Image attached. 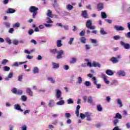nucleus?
<instances>
[{"label": "nucleus", "mask_w": 130, "mask_h": 130, "mask_svg": "<svg viewBox=\"0 0 130 130\" xmlns=\"http://www.w3.org/2000/svg\"><path fill=\"white\" fill-rule=\"evenodd\" d=\"M88 103L90 104H93V99H92V96H89L88 98Z\"/></svg>", "instance_id": "c85d7f7f"}, {"label": "nucleus", "mask_w": 130, "mask_h": 130, "mask_svg": "<svg viewBox=\"0 0 130 130\" xmlns=\"http://www.w3.org/2000/svg\"><path fill=\"white\" fill-rule=\"evenodd\" d=\"M39 72V70L38 69V68H37V67H35L33 70L34 74H38Z\"/></svg>", "instance_id": "2f4dec72"}, {"label": "nucleus", "mask_w": 130, "mask_h": 130, "mask_svg": "<svg viewBox=\"0 0 130 130\" xmlns=\"http://www.w3.org/2000/svg\"><path fill=\"white\" fill-rule=\"evenodd\" d=\"M66 8L67 10H69V11H71V10H73V9H74V6L68 4L67 5Z\"/></svg>", "instance_id": "a878e982"}, {"label": "nucleus", "mask_w": 130, "mask_h": 130, "mask_svg": "<svg viewBox=\"0 0 130 130\" xmlns=\"http://www.w3.org/2000/svg\"><path fill=\"white\" fill-rule=\"evenodd\" d=\"M83 17L85 19H88V14L87 13V10H84L82 12Z\"/></svg>", "instance_id": "dca6fc26"}, {"label": "nucleus", "mask_w": 130, "mask_h": 130, "mask_svg": "<svg viewBox=\"0 0 130 130\" xmlns=\"http://www.w3.org/2000/svg\"><path fill=\"white\" fill-rule=\"evenodd\" d=\"M52 124H53L54 125H56V124H57V120H55L52 122Z\"/></svg>", "instance_id": "69168bd1"}, {"label": "nucleus", "mask_w": 130, "mask_h": 130, "mask_svg": "<svg viewBox=\"0 0 130 130\" xmlns=\"http://www.w3.org/2000/svg\"><path fill=\"white\" fill-rule=\"evenodd\" d=\"M56 97L57 99H59L60 100H61V99H62V98H60L61 97V91L60 90H57Z\"/></svg>", "instance_id": "6e6552de"}, {"label": "nucleus", "mask_w": 130, "mask_h": 130, "mask_svg": "<svg viewBox=\"0 0 130 130\" xmlns=\"http://www.w3.org/2000/svg\"><path fill=\"white\" fill-rule=\"evenodd\" d=\"M7 62H9V60L7 59H4L2 61V64H4V66L7 64Z\"/></svg>", "instance_id": "e433bc0d"}, {"label": "nucleus", "mask_w": 130, "mask_h": 130, "mask_svg": "<svg viewBox=\"0 0 130 130\" xmlns=\"http://www.w3.org/2000/svg\"><path fill=\"white\" fill-rule=\"evenodd\" d=\"M117 103L119 105H120V107H122L123 105H122V102H121V100L120 99H118L117 100Z\"/></svg>", "instance_id": "c756f323"}, {"label": "nucleus", "mask_w": 130, "mask_h": 130, "mask_svg": "<svg viewBox=\"0 0 130 130\" xmlns=\"http://www.w3.org/2000/svg\"><path fill=\"white\" fill-rule=\"evenodd\" d=\"M105 21L107 22V23H108L109 24H111L112 23V20H111L105 19Z\"/></svg>", "instance_id": "680f3d73"}, {"label": "nucleus", "mask_w": 130, "mask_h": 130, "mask_svg": "<svg viewBox=\"0 0 130 130\" xmlns=\"http://www.w3.org/2000/svg\"><path fill=\"white\" fill-rule=\"evenodd\" d=\"M119 122V120L118 119H115L113 121V125L115 126H117V124Z\"/></svg>", "instance_id": "412c9836"}, {"label": "nucleus", "mask_w": 130, "mask_h": 130, "mask_svg": "<svg viewBox=\"0 0 130 130\" xmlns=\"http://www.w3.org/2000/svg\"><path fill=\"white\" fill-rule=\"evenodd\" d=\"M33 33H34V30L32 29L29 30L28 31V34L29 35H32L33 34Z\"/></svg>", "instance_id": "de8ad7c7"}, {"label": "nucleus", "mask_w": 130, "mask_h": 130, "mask_svg": "<svg viewBox=\"0 0 130 130\" xmlns=\"http://www.w3.org/2000/svg\"><path fill=\"white\" fill-rule=\"evenodd\" d=\"M5 72H9V71H10V67H8V66H5L4 67V69Z\"/></svg>", "instance_id": "49530a36"}, {"label": "nucleus", "mask_w": 130, "mask_h": 130, "mask_svg": "<svg viewBox=\"0 0 130 130\" xmlns=\"http://www.w3.org/2000/svg\"><path fill=\"white\" fill-rule=\"evenodd\" d=\"M87 66V67H89V68H93V67L94 68H96V67H98V68H101V65L99 63H97L95 61H93L92 63L90 62H88Z\"/></svg>", "instance_id": "f03ea898"}, {"label": "nucleus", "mask_w": 130, "mask_h": 130, "mask_svg": "<svg viewBox=\"0 0 130 130\" xmlns=\"http://www.w3.org/2000/svg\"><path fill=\"white\" fill-rule=\"evenodd\" d=\"M68 104H71L72 103H74V101H73V100H72L71 99H69L68 100Z\"/></svg>", "instance_id": "052dcab7"}, {"label": "nucleus", "mask_w": 130, "mask_h": 130, "mask_svg": "<svg viewBox=\"0 0 130 130\" xmlns=\"http://www.w3.org/2000/svg\"><path fill=\"white\" fill-rule=\"evenodd\" d=\"M63 69L64 70H66V71H68V70L70 69V67H69L68 65H65L63 66Z\"/></svg>", "instance_id": "4d7b16f0"}, {"label": "nucleus", "mask_w": 130, "mask_h": 130, "mask_svg": "<svg viewBox=\"0 0 130 130\" xmlns=\"http://www.w3.org/2000/svg\"><path fill=\"white\" fill-rule=\"evenodd\" d=\"M120 44H121V45H122V46H123V47L125 49H129V48H130L129 44H125V43H124V42L121 41Z\"/></svg>", "instance_id": "1a4fd4ad"}, {"label": "nucleus", "mask_w": 130, "mask_h": 130, "mask_svg": "<svg viewBox=\"0 0 130 130\" xmlns=\"http://www.w3.org/2000/svg\"><path fill=\"white\" fill-rule=\"evenodd\" d=\"M22 80H23V75H21L18 76V80L20 82H22Z\"/></svg>", "instance_id": "3c124183"}, {"label": "nucleus", "mask_w": 130, "mask_h": 130, "mask_svg": "<svg viewBox=\"0 0 130 130\" xmlns=\"http://www.w3.org/2000/svg\"><path fill=\"white\" fill-rule=\"evenodd\" d=\"M14 108L15 109H16V110H19V111H21V112H23V111L19 104L15 105Z\"/></svg>", "instance_id": "4468645a"}, {"label": "nucleus", "mask_w": 130, "mask_h": 130, "mask_svg": "<svg viewBox=\"0 0 130 130\" xmlns=\"http://www.w3.org/2000/svg\"><path fill=\"white\" fill-rule=\"evenodd\" d=\"M84 85L86 86V87H90V86H91V82L90 81H85Z\"/></svg>", "instance_id": "58836bf2"}, {"label": "nucleus", "mask_w": 130, "mask_h": 130, "mask_svg": "<svg viewBox=\"0 0 130 130\" xmlns=\"http://www.w3.org/2000/svg\"><path fill=\"white\" fill-rule=\"evenodd\" d=\"M58 55L56 56V58H57V59H59L60 58H62V56L64 54V52L63 50H60L59 51H58L57 52Z\"/></svg>", "instance_id": "423d86ee"}, {"label": "nucleus", "mask_w": 130, "mask_h": 130, "mask_svg": "<svg viewBox=\"0 0 130 130\" xmlns=\"http://www.w3.org/2000/svg\"><path fill=\"white\" fill-rule=\"evenodd\" d=\"M14 29L13 28H10L9 30V33H10V34H13V32H14Z\"/></svg>", "instance_id": "6e6d98bb"}, {"label": "nucleus", "mask_w": 130, "mask_h": 130, "mask_svg": "<svg viewBox=\"0 0 130 130\" xmlns=\"http://www.w3.org/2000/svg\"><path fill=\"white\" fill-rule=\"evenodd\" d=\"M74 38H71L70 39L69 42H68L69 44L70 45H72V44L73 43V41H74Z\"/></svg>", "instance_id": "a18cd8bd"}, {"label": "nucleus", "mask_w": 130, "mask_h": 130, "mask_svg": "<svg viewBox=\"0 0 130 130\" xmlns=\"http://www.w3.org/2000/svg\"><path fill=\"white\" fill-rule=\"evenodd\" d=\"M106 74L108 75V76H113V72L111 71V70H108L106 71Z\"/></svg>", "instance_id": "6ab92c4d"}, {"label": "nucleus", "mask_w": 130, "mask_h": 130, "mask_svg": "<svg viewBox=\"0 0 130 130\" xmlns=\"http://www.w3.org/2000/svg\"><path fill=\"white\" fill-rule=\"evenodd\" d=\"M85 117L87 118V120H91V115L89 112H85V114H82V119H84Z\"/></svg>", "instance_id": "39448f33"}, {"label": "nucleus", "mask_w": 130, "mask_h": 130, "mask_svg": "<svg viewBox=\"0 0 130 130\" xmlns=\"http://www.w3.org/2000/svg\"><path fill=\"white\" fill-rule=\"evenodd\" d=\"M4 24L7 28H10L11 27V23L8 22H5L4 23Z\"/></svg>", "instance_id": "c9c22d12"}, {"label": "nucleus", "mask_w": 130, "mask_h": 130, "mask_svg": "<svg viewBox=\"0 0 130 130\" xmlns=\"http://www.w3.org/2000/svg\"><path fill=\"white\" fill-rule=\"evenodd\" d=\"M114 118L116 119H121L122 118V116L119 113H117Z\"/></svg>", "instance_id": "2eb2a0df"}, {"label": "nucleus", "mask_w": 130, "mask_h": 130, "mask_svg": "<svg viewBox=\"0 0 130 130\" xmlns=\"http://www.w3.org/2000/svg\"><path fill=\"white\" fill-rule=\"evenodd\" d=\"M13 43L14 44V45H18L19 44V41H18V40H15L13 41Z\"/></svg>", "instance_id": "603ef678"}, {"label": "nucleus", "mask_w": 130, "mask_h": 130, "mask_svg": "<svg viewBox=\"0 0 130 130\" xmlns=\"http://www.w3.org/2000/svg\"><path fill=\"white\" fill-rule=\"evenodd\" d=\"M91 43H94V44H96L97 43V41L95 39H91Z\"/></svg>", "instance_id": "e2e57ef3"}, {"label": "nucleus", "mask_w": 130, "mask_h": 130, "mask_svg": "<svg viewBox=\"0 0 130 130\" xmlns=\"http://www.w3.org/2000/svg\"><path fill=\"white\" fill-rule=\"evenodd\" d=\"M59 68V64L56 63H53V69H58Z\"/></svg>", "instance_id": "473e14b6"}, {"label": "nucleus", "mask_w": 130, "mask_h": 130, "mask_svg": "<svg viewBox=\"0 0 130 130\" xmlns=\"http://www.w3.org/2000/svg\"><path fill=\"white\" fill-rule=\"evenodd\" d=\"M11 92L13 93V94H15L16 95H22L23 94V91L22 90L17 89L16 88L14 87L11 90Z\"/></svg>", "instance_id": "7ed1b4c3"}, {"label": "nucleus", "mask_w": 130, "mask_h": 130, "mask_svg": "<svg viewBox=\"0 0 130 130\" xmlns=\"http://www.w3.org/2000/svg\"><path fill=\"white\" fill-rule=\"evenodd\" d=\"M85 49L86 50H89V49H90V48H91V47H90V45H85Z\"/></svg>", "instance_id": "bf43d9fd"}, {"label": "nucleus", "mask_w": 130, "mask_h": 130, "mask_svg": "<svg viewBox=\"0 0 130 130\" xmlns=\"http://www.w3.org/2000/svg\"><path fill=\"white\" fill-rule=\"evenodd\" d=\"M96 107L98 111H102V107H101V105H98Z\"/></svg>", "instance_id": "ea45409f"}, {"label": "nucleus", "mask_w": 130, "mask_h": 130, "mask_svg": "<svg viewBox=\"0 0 130 130\" xmlns=\"http://www.w3.org/2000/svg\"><path fill=\"white\" fill-rule=\"evenodd\" d=\"M22 130H27V126L26 125H24L23 126L21 127Z\"/></svg>", "instance_id": "338daca9"}, {"label": "nucleus", "mask_w": 130, "mask_h": 130, "mask_svg": "<svg viewBox=\"0 0 130 130\" xmlns=\"http://www.w3.org/2000/svg\"><path fill=\"white\" fill-rule=\"evenodd\" d=\"M64 104V101L63 100H61L57 102V105H63Z\"/></svg>", "instance_id": "4c0bfd02"}, {"label": "nucleus", "mask_w": 130, "mask_h": 130, "mask_svg": "<svg viewBox=\"0 0 130 130\" xmlns=\"http://www.w3.org/2000/svg\"><path fill=\"white\" fill-rule=\"evenodd\" d=\"M110 61H112L113 63H117V62L119 61V60L117 59V58L113 57L110 59Z\"/></svg>", "instance_id": "ddd939ff"}, {"label": "nucleus", "mask_w": 130, "mask_h": 130, "mask_svg": "<svg viewBox=\"0 0 130 130\" xmlns=\"http://www.w3.org/2000/svg\"><path fill=\"white\" fill-rule=\"evenodd\" d=\"M114 29H115L116 31H123V30H124V28L123 27L121 26H118V25H115Z\"/></svg>", "instance_id": "9b49d317"}, {"label": "nucleus", "mask_w": 130, "mask_h": 130, "mask_svg": "<svg viewBox=\"0 0 130 130\" xmlns=\"http://www.w3.org/2000/svg\"><path fill=\"white\" fill-rule=\"evenodd\" d=\"M87 41V39L85 37L82 38V43L85 44Z\"/></svg>", "instance_id": "09e8293b"}, {"label": "nucleus", "mask_w": 130, "mask_h": 130, "mask_svg": "<svg viewBox=\"0 0 130 130\" xmlns=\"http://www.w3.org/2000/svg\"><path fill=\"white\" fill-rule=\"evenodd\" d=\"M47 16L48 17H50V18H53V15H52V11L50 10H47Z\"/></svg>", "instance_id": "a211bd4d"}, {"label": "nucleus", "mask_w": 130, "mask_h": 130, "mask_svg": "<svg viewBox=\"0 0 130 130\" xmlns=\"http://www.w3.org/2000/svg\"><path fill=\"white\" fill-rule=\"evenodd\" d=\"M38 8L35 6H30L29 8V11L30 13H32V18L35 19L36 18V15L38 14Z\"/></svg>", "instance_id": "f257e3e1"}, {"label": "nucleus", "mask_w": 130, "mask_h": 130, "mask_svg": "<svg viewBox=\"0 0 130 130\" xmlns=\"http://www.w3.org/2000/svg\"><path fill=\"white\" fill-rule=\"evenodd\" d=\"M65 117L67 118H70V117H71V114H70L69 113H66Z\"/></svg>", "instance_id": "864d4df0"}, {"label": "nucleus", "mask_w": 130, "mask_h": 130, "mask_svg": "<svg viewBox=\"0 0 130 130\" xmlns=\"http://www.w3.org/2000/svg\"><path fill=\"white\" fill-rule=\"evenodd\" d=\"M77 61V59L75 58H72L71 60H70V63H75Z\"/></svg>", "instance_id": "37998d69"}, {"label": "nucleus", "mask_w": 130, "mask_h": 130, "mask_svg": "<svg viewBox=\"0 0 130 130\" xmlns=\"http://www.w3.org/2000/svg\"><path fill=\"white\" fill-rule=\"evenodd\" d=\"M48 81H50L51 83H52V84H54L55 83V81H54V80L53 79V78L52 77H49L47 78Z\"/></svg>", "instance_id": "72a5a7b5"}, {"label": "nucleus", "mask_w": 130, "mask_h": 130, "mask_svg": "<svg viewBox=\"0 0 130 130\" xmlns=\"http://www.w3.org/2000/svg\"><path fill=\"white\" fill-rule=\"evenodd\" d=\"M26 93L28 94V96L32 97L33 96V91L31 90V88L27 87L26 88Z\"/></svg>", "instance_id": "f8f14e48"}, {"label": "nucleus", "mask_w": 130, "mask_h": 130, "mask_svg": "<svg viewBox=\"0 0 130 130\" xmlns=\"http://www.w3.org/2000/svg\"><path fill=\"white\" fill-rule=\"evenodd\" d=\"M126 126L127 128H130V123H127L126 124Z\"/></svg>", "instance_id": "774afa93"}, {"label": "nucleus", "mask_w": 130, "mask_h": 130, "mask_svg": "<svg viewBox=\"0 0 130 130\" xmlns=\"http://www.w3.org/2000/svg\"><path fill=\"white\" fill-rule=\"evenodd\" d=\"M86 26L88 29H90V30H94L95 28V26H92V21L91 20H88L86 22Z\"/></svg>", "instance_id": "20e7f679"}, {"label": "nucleus", "mask_w": 130, "mask_h": 130, "mask_svg": "<svg viewBox=\"0 0 130 130\" xmlns=\"http://www.w3.org/2000/svg\"><path fill=\"white\" fill-rule=\"evenodd\" d=\"M92 80L93 81L94 85H97V79H96V77H92Z\"/></svg>", "instance_id": "c03bdc74"}, {"label": "nucleus", "mask_w": 130, "mask_h": 130, "mask_svg": "<svg viewBox=\"0 0 130 130\" xmlns=\"http://www.w3.org/2000/svg\"><path fill=\"white\" fill-rule=\"evenodd\" d=\"M62 45V44H61V40H59L57 41V47H60Z\"/></svg>", "instance_id": "7c9ffc66"}, {"label": "nucleus", "mask_w": 130, "mask_h": 130, "mask_svg": "<svg viewBox=\"0 0 130 130\" xmlns=\"http://www.w3.org/2000/svg\"><path fill=\"white\" fill-rule=\"evenodd\" d=\"M21 100L24 101V102L25 101H27V96H26L25 95H22L21 96Z\"/></svg>", "instance_id": "a19ab883"}, {"label": "nucleus", "mask_w": 130, "mask_h": 130, "mask_svg": "<svg viewBox=\"0 0 130 130\" xmlns=\"http://www.w3.org/2000/svg\"><path fill=\"white\" fill-rule=\"evenodd\" d=\"M16 12V10L13 9L12 8L8 9L7 11V14H13V13H15Z\"/></svg>", "instance_id": "aec40b11"}, {"label": "nucleus", "mask_w": 130, "mask_h": 130, "mask_svg": "<svg viewBox=\"0 0 130 130\" xmlns=\"http://www.w3.org/2000/svg\"><path fill=\"white\" fill-rule=\"evenodd\" d=\"M53 8L55 9L58 7V4H57V0H54V3L52 4Z\"/></svg>", "instance_id": "4be33fe9"}, {"label": "nucleus", "mask_w": 130, "mask_h": 130, "mask_svg": "<svg viewBox=\"0 0 130 130\" xmlns=\"http://www.w3.org/2000/svg\"><path fill=\"white\" fill-rule=\"evenodd\" d=\"M13 27L14 28H19V27H20V23H16L14 25H13Z\"/></svg>", "instance_id": "8fccbe9b"}, {"label": "nucleus", "mask_w": 130, "mask_h": 130, "mask_svg": "<svg viewBox=\"0 0 130 130\" xmlns=\"http://www.w3.org/2000/svg\"><path fill=\"white\" fill-rule=\"evenodd\" d=\"M50 52L51 53H53V54H56V53H57V52H58V51H57L56 49H54L50 50Z\"/></svg>", "instance_id": "cd10ccee"}, {"label": "nucleus", "mask_w": 130, "mask_h": 130, "mask_svg": "<svg viewBox=\"0 0 130 130\" xmlns=\"http://www.w3.org/2000/svg\"><path fill=\"white\" fill-rule=\"evenodd\" d=\"M100 33L102 35H105L107 34V32L104 30V28H101Z\"/></svg>", "instance_id": "bb28decb"}, {"label": "nucleus", "mask_w": 130, "mask_h": 130, "mask_svg": "<svg viewBox=\"0 0 130 130\" xmlns=\"http://www.w3.org/2000/svg\"><path fill=\"white\" fill-rule=\"evenodd\" d=\"M47 23H48L49 24L52 23V21H51V19H50V18L47 17Z\"/></svg>", "instance_id": "5fc2aeb1"}, {"label": "nucleus", "mask_w": 130, "mask_h": 130, "mask_svg": "<svg viewBox=\"0 0 130 130\" xmlns=\"http://www.w3.org/2000/svg\"><path fill=\"white\" fill-rule=\"evenodd\" d=\"M80 108H81V106L77 105L76 107V110L75 111V113L77 117H79V110H80Z\"/></svg>", "instance_id": "f3484780"}, {"label": "nucleus", "mask_w": 130, "mask_h": 130, "mask_svg": "<svg viewBox=\"0 0 130 130\" xmlns=\"http://www.w3.org/2000/svg\"><path fill=\"white\" fill-rule=\"evenodd\" d=\"M104 9V5L103 3H99L97 5V10L100 12V11H102Z\"/></svg>", "instance_id": "9d476101"}, {"label": "nucleus", "mask_w": 130, "mask_h": 130, "mask_svg": "<svg viewBox=\"0 0 130 130\" xmlns=\"http://www.w3.org/2000/svg\"><path fill=\"white\" fill-rule=\"evenodd\" d=\"M5 41H6L7 43H8L9 45L12 44V41L9 38H6L5 39Z\"/></svg>", "instance_id": "f704fd0d"}, {"label": "nucleus", "mask_w": 130, "mask_h": 130, "mask_svg": "<svg viewBox=\"0 0 130 130\" xmlns=\"http://www.w3.org/2000/svg\"><path fill=\"white\" fill-rule=\"evenodd\" d=\"M101 16L102 19H106V18H107V15H106V13L104 12H101Z\"/></svg>", "instance_id": "b1692460"}, {"label": "nucleus", "mask_w": 130, "mask_h": 130, "mask_svg": "<svg viewBox=\"0 0 130 130\" xmlns=\"http://www.w3.org/2000/svg\"><path fill=\"white\" fill-rule=\"evenodd\" d=\"M54 101H53V100H50L49 102V107H53V106H54Z\"/></svg>", "instance_id": "393cba45"}, {"label": "nucleus", "mask_w": 130, "mask_h": 130, "mask_svg": "<svg viewBox=\"0 0 130 130\" xmlns=\"http://www.w3.org/2000/svg\"><path fill=\"white\" fill-rule=\"evenodd\" d=\"M102 78L103 79V80H104L105 83H106V84H107V85H109V81H108L107 80V78H108V77L107 76H106V75H105V74H102Z\"/></svg>", "instance_id": "0eeeda50"}, {"label": "nucleus", "mask_w": 130, "mask_h": 130, "mask_svg": "<svg viewBox=\"0 0 130 130\" xmlns=\"http://www.w3.org/2000/svg\"><path fill=\"white\" fill-rule=\"evenodd\" d=\"M125 37L127 38H130V31L128 32L127 34H125Z\"/></svg>", "instance_id": "0e129e2a"}, {"label": "nucleus", "mask_w": 130, "mask_h": 130, "mask_svg": "<svg viewBox=\"0 0 130 130\" xmlns=\"http://www.w3.org/2000/svg\"><path fill=\"white\" fill-rule=\"evenodd\" d=\"M8 78H9V79H11V78H13V72H10L9 74Z\"/></svg>", "instance_id": "13d9d810"}, {"label": "nucleus", "mask_w": 130, "mask_h": 130, "mask_svg": "<svg viewBox=\"0 0 130 130\" xmlns=\"http://www.w3.org/2000/svg\"><path fill=\"white\" fill-rule=\"evenodd\" d=\"M118 75L122 77H124L125 76V72H124V71H120L118 72Z\"/></svg>", "instance_id": "5701e85b"}, {"label": "nucleus", "mask_w": 130, "mask_h": 130, "mask_svg": "<svg viewBox=\"0 0 130 130\" xmlns=\"http://www.w3.org/2000/svg\"><path fill=\"white\" fill-rule=\"evenodd\" d=\"M113 39H114V40H119V39H120V36H114L113 37Z\"/></svg>", "instance_id": "79ce46f5"}]
</instances>
